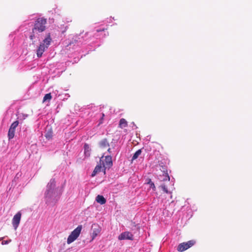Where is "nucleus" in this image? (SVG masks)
Listing matches in <instances>:
<instances>
[{"label":"nucleus","mask_w":252,"mask_h":252,"mask_svg":"<svg viewBox=\"0 0 252 252\" xmlns=\"http://www.w3.org/2000/svg\"><path fill=\"white\" fill-rule=\"evenodd\" d=\"M52 38L50 33H48L45 38L41 42L36 50L37 56L40 58L44 52L48 48L52 42Z\"/></svg>","instance_id":"f257e3e1"},{"label":"nucleus","mask_w":252,"mask_h":252,"mask_svg":"<svg viewBox=\"0 0 252 252\" xmlns=\"http://www.w3.org/2000/svg\"><path fill=\"white\" fill-rule=\"evenodd\" d=\"M47 20L43 18H39L35 22L32 29L33 33L42 32L45 30Z\"/></svg>","instance_id":"f03ea898"},{"label":"nucleus","mask_w":252,"mask_h":252,"mask_svg":"<svg viewBox=\"0 0 252 252\" xmlns=\"http://www.w3.org/2000/svg\"><path fill=\"white\" fill-rule=\"evenodd\" d=\"M82 229V226L81 225H78L73 231L71 232V234L68 236L67 239V244H69L74 241L79 236L81 230Z\"/></svg>","instance_id":"7ed1b4c3"},{"label":"nucleus","mask_w":252,"mask_h":252,"mask_svg":"<svg viewBox=\"0 0 252 252\" xmlns=\"http://www.w3.org/2000/svg\"><path fill=\"white\" fill-rule=\"evenodd\" d=\"M195 244V241L190 240L187 242H184L179 245L177 250L179 252H183L190 248Z\"/></svg>","instance_id":"20e7f679"},{"label":"nucleus","mask_w":252,"mask_h":252,"mask_svg":"<svg viewBox=\"0 0 252 252\" xmlns=\"http://www.w3.org/2000/svg\"><path fill=\"white\" fill-rule=\"evenodd\" d=\"M18 125L19 122L18 121L14 122L11 125L8 132V138L9 140L12 139L14 137L15 129L18 126Z\"/></svg>","instance_id":"39448f33"},{"label":"nucleus","mask_w":252,"mask_h":252,"mask_svg":"<svg viewBox=\"0 0 252 252\" xmlns=\"http://www.w3.org/2000/svg\"><path fill=\"white\" fill-rule=\"evenodd\" d=\"M22 214L20 212L17 213L12 219V225L15 230L18 228L20 222Z\"/></svg>","instance_id":"423d86ee"},{"label":"nucleus","mask_w":252,"mask_h":252,"mask_svg":"<svg viewBox=\"0 0 252 252\" xmlns=\"http://www.w3.org/2000/svg\"><path fill=\"white\" fill-rule=\"evenodd\" d=\"M119 240H132L133 239V236L132 234L129 231H126L122 233L118 237Z\"/></svg>","instance_id":"0eeeda50"},{"label":"nucleus","mask_w":252,"mask_h":252,"mask_svg":"<svg viewBox=\"0 0 252 252\" xmlns=\"http://www.w3.org/2000/svg\"><path fill=\"white\" fill-rule=\"evenodd\" d=\"M112 157L110 156H106L105 157V161L103 163V166H107L110 167L112 166Z\"/></svg>","instance_id":"6e6552de"},{"label":"nucleus","mask_w":252,"mask_h":252,"mask_svg":"<svg viewBox=\"0 0 252 252\" xmlns=\"http://www.w3.org/2000/svg\"><path fill=\"white\" fill-rule=\"evenodd\" d=\"M159 180L161 182L169 181L170 177L167 172H162V175H159L158 177Z\"/></svg>","instance_id":"1a4fd4ad"},{"label":"nucleus","mask_w":252,"mask_h":252,"mask_svg":"<svg viewBox=\"0 0 252 252\" xmlns=\"http://www.w3.org/2000/svg\"><path fill=\"white\" fill-rule=\"evenodd\" d=\"M99 146L101 149H105L109 147V142L106 138L101 140L99 143Z\"/></svg>","instance_id":"9d476101"},{"label":"nucleus","mask_w":252,"mask_h":252,"mask_svg":"<svg viewBox=\"0 0 252 252\" xmlns=\"http://www.w3.org/2000/svg\"><path fill=\"white\" fill-rule=\"evenodd\" d=\"M95 200L101 205L104 204L106 202L105 198L102 195H98L96 197Z\"/></svg>","instance_id":"9b49d317"},{"label":"nucleus","mask_w":252,"mask_h":252,"mask_svg":"<svg viewBox=\"0 0 252 252\" xmlns=\"http://www.w3.org/2000/svg\"><path fill=\"white\" fill-rule=\"evenodd\" d=\"M102 169L101 165H97L94 168V170L93 171L92 174V177H94L95 176V175L101 171Z\"/></svg>","instance_id":"f8f14e48"},{"label":"nucleus","mask_w":252,"mask_h":252,"mask_svg":"<svg viewBox=\"0 0 252 252\" xmlns=\"http://www.w3.org/2000/svg\"><path fill=\"white\" fill-rule=\"evenodd\" d=\"M127 126V123L126 121L124 119L122 118L120 120L119 122V126L121 128H124L126 127Z\"/></svg>","instance_id":"ddd939ff"},{"label":"nucleus","mask_w":252,"mask_h":252,"mask_svg":"<svg viewBox=\"0 0 252 252\" xmlns=\"http://www.w3.org/2000/svg\"><path fill=\"white\" fill-rule=\"evenodd\" d=\"M142 153L141 149H139L137 150L133 155L132 158V161L136 159L137 158L141 155Z\"/></svg>","instance_id":"4468645a"},{"label":"nucleus","mask_w":252,"mask_h":252,"mask_svg":"<svg viewBox=\"0 0 252 252\" xmlns=\"http://www.w3.org/2000/svg\"><path fill=\"white\" fill-rule=\"evenodd\" d=\"M52 99V95L51 93L46 94L43 99V102H45L46 101H50Z\"/></svg>","instance_id":"2eb2a0df"},{"label":"nucleus","mask_w":252,"mask_h":252,"mask_svg":"<svg viewBox=\"0 0 252 252\" xmlns=\"http://www.w3.org/2000/svg\"><path fill=\"white\" fill-rule=\"evenodd\" d=\"M160 187L161 188L162 190L166 193L171 194L172 192L168 190L166 186L164 184H161L160 186Z\"/></svg>","instance_id":"dca6fc26"},{"label":"nucleus","mask_w":252,"mask_h":252,"mask_svg":"<svg viewBox=\"0 0 252 252\" xmlns=\"http://www.w3.org/2000/svg\"><path fill=\"white\" fill-rule=\"evenodd\" d=\"M147 184H149L150 185V187L151 188L153 189L154 190H156V187H155V185L154 184V183L152 182L151 181V179H148V182H147Z\"/></svg>","instance_id":"f3484780"},{"label":"nucleus","mask_w":252,"mask_h":252,"mask_svg":"<svg viewBox=\"0 0 252 252\" xmlns=\"http://www.w3.org/2000/svg\"><path fill=\"white\" fill-rule=\"evenodd\" d=\"M45 136L48 139H50L52 137V132L51 131H48L46 134Z\"/></svg>","instance_id":"a211bd4d"},{"label":"nucleus","mask_w":252,"mask_h":252,"mask_svg":"<svg viewBox=\"0 0 252 252\" xmlns=\"http://www.w3.org/2000/svg\"><path fill=\"white\" fill-rule=\"evenodd\" d=\"M99 231L98 229H97L96 230H94L92 233L93 239H94L97 235V234L99 233Z\"/></svg>","instance_id":"6ab92c4d"},{"label":"nucleus","mask_w":252,"mask_h":252,"mask_svg":"<svg viewBox=\"0 0 252 252\" xmlns=\"http://www.w3.org/2000/svg\"><path fill=\"white\" fill-rule=\"evenodd\" d=\"M11 241V240L10 239L9 240L3 241L1 243V244L3 245H6V244H8Z\"/></svg>","instance_id":"aec40b11"},{"label":"nucleus","mask_w":252,"mask_h":252,"mask_svg":"<svg viewBox=\"0 0 252 252\" xmlns=\"http://www.w3.org/2000/svg\"><path fill=\"white\" fill-rule=\"evenodd\" d=\"M34 34L35 33H33V32H32V34L30 36V38L31 40H33L34 38Z\"/></svg>","instance_id":"412c9836"},{"label":"nucleus","mask_w":252,"mask_h":252,"mask_svg":"<svg viewBox=\"0 0 252 252\" xmlns=\"http://www.w3.org/2000/svg\"><path fill=\"white\" fill-rule=\"evenodd\" d=\"M106 30H107V29L103 28V29H97L96 30V31L97 32H104V31H105Z\"/></svg>","instance_id":"4be33fe9"},{"label":"nucleus","mask_w":252,"mask_h":252,"mask_svg":"<svg viewBox=\"0 0 252 252\" xmlns=\"http://www.w3.org/2000/svg\"><path fill=\"white\" fill-rule=\"evenodd\" d=\"M104 117V114L103 113L102 114V117L101 118L100 122L99 124H101L102 123V120L103 119V118Z\"/></svg>","instance_id":"5701e85b"},{"label":"nucleus","mask_w":252,"mask_h":252,"mask_svg":"<svg viewBox=\"0 0 252 252\" xmlns=\"http://www.w3.org/2000/svg\"><path fill=\"white\" fill-rule=\"evenodd\" d=\"M107 151L109 153H111V149L110 148H109L108 149H107Z\"/></svg>","instance_id":"b1692460"},{"label":"nucleus","mask_w":252,"mask_h":252,"mask_svg":"<svg viewBox=\"0 0 252 252\" xmlns=\"http://www.w3.org/2000/svg\"><path fill=\"white\" fill-rule=\"evenodd\" d=\"M3 239V237L0 238V241Z\"/></svg>","instance_id":"393cba45"},{"label":"nucleus","mask_w":252,"mask_h":252,"mask_svg":"<svg viewBox=\"0 0 252 252\" xmlns=\"http://www.w3.org/2000/svg\"><path fill=\"white\" fill-rule=\"evenodd\" d=\"M103 157H104V155H103V156L101 157V158H103Z\"/></svg>","instance_id":"a878e982"}]
</instances>
